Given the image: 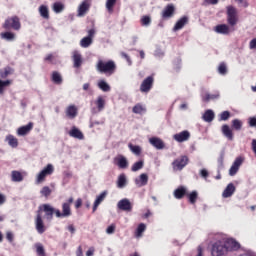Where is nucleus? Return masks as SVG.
I'll return each mask as SVG.
<instances>
[{
	"label": "nucleus",
	"instance_id": "nucleus-20",
	"mask_svg": "<svg viewBox=\"0 0 256 256\" xmlns=\"http://www.w3.org/2000/svg\"><path fill=\"white\" fill-rule=\"evenodd\" d=\"M32 130H33V122H29L27 125L21 126L20 128H18L17 134L23 137L31 133Z\"/></svg>",
	"mask_w": 256,
	"mask_h": 256
},
{
	"label": "nucleus",
	"instance_id": "nucleus-46",
	"mask_svg": "<svg viewBox=\"0 0 256 256\" xmlns=\"http://www.w3.org/2000/svg\"><path fill=\"white\" fill-rule=\"evenodd\" d=\"M232 127L235 129V131H241L243 127V122L239 119L232 120Z\"/></svg>",
	"mask_w": 256,
	"mask_h": 256
},
{
	"label": "nucleus",
	"instance_id": "nucleus-36",
	"mask_svg": "<svg viewBox=\"0 0 256 256\" xmlns=\"http://www.w3.org/2000/svg\"><path fill=\"white\" fill-rule=\"evenodd\" d=\"M6 141L8 145H10V147H13V148L19 147V140L11 134L6 136Z\"/></svg>",
	"mask_w": 256,
	"mask_h": 256
},
{
	"label": "nucleus",
	"instance_id": "nucleus-55",
	"mask_svg": "<svg viewBox=\"0 0 256 256\" xmlns=\"http://www.w3.org/2000/svg\"><path fill=\"white\" fill-rule=\"evenodd\" d=\"M229 117H231V112H229V111H223V112L220 114V119H219V121H227V120H229Z\"/></svg>",
	"mask_w": 256,
	"mask_h": 256
},
{
	"label": "nucleus",
	"instance_id": "nucleus-61",
	"mask_svg": "<svg viewBox=\"0 0 256 256\" xmlns=\"http://www.w3.org/2000/svg\"><path fill=\"white\" fill-rule=\"evenodd\" d=\"M6 239H7V241H9V243H13V239H14L13 233L12 232H7L6 233Z\"/></svg>",
	"mask_w": 256,
	"mask_h": 256
},
{
	"label": "nucleus",
	"instance_id": "nucleus-41",
	"mask_svg": "<svg viewBox=\"0 0 256 256\" xmlns=\"http://www.w3.org/2000/svg\"><path fill=\"white\" fill-rule=\"evenodd\" d=\"M115 5H117V0H106V9L108 13H113Z\"/></svg>",
	"mask_w": 256,
	"mask_h": 256
},
{
	"label": "nucleus",
	"instance_id": "nucleus-6",
	"mask_svg": "<svg viewBox=\"0 0 256 256\" xmlns=\"http://www.w3.org/2000/svg\"><path fill=\"white\" fill-rule=\"evenodd\" d=\"M153 83H155V78L153 76L146 77L140 85L141 93H149V91L153 89Z\"/></svg>",
	"mask_w": 256,
	"mask_h": 256
},
{
	"label": "nucleus",
	"instance_id": "nucleus-22",
	"mask_svg": "<svg viewBox=\"0 0 256 256\" xmlns=\"http://www.w3.org/2000/svg\"><path fill=\"white\" fill-rule=\"evenodd\" d=\"M149 143L152 144L155 147V149H165V142H163L161 138L152 137L149 139Z\"/></svg>",
	"mask_w": 256,
	"mask_h": 256
},
{
	"label": "nucleus",
	"instance_id": "nucleus-24",
	"mask_svg": "<svg viewBox=\"0 0 256 256\" xmlns=\"http://www.w3.org/2000/svg\"><path fill=\"white\" fill-rule=\"evenodd\" d=\"M235 191H236L235 184L229 183L226 186L225 190L223 191L222 197L224 199H228V197H232V195H233V193H235Z\"/></svg>",
	"mask_w": 256,
	"mask_h": 256
},
{
	"label": "nucleus",
	"instance_id": "nucleus-63",
	"mask_svg": "<svg viewBox=\"0 0 256 256\" xmlns=\"http://www.w3.org/2000/svg\"><path fill=\"white\" fill-rule=\"evenodd\" d=\"M250 49H256V38L252 39L249 43Z\"/></svg>",
	"mask_w": 256,
	"mask_h": 256
},
{
	"label": "nucleus",
	"instance_id": "nucleus-1",
	"mask_svg": "<svg viewBox=\"0 0 256 256\" xmlns=\"http://www.w3.org/2000/svg\"><path fill=\"white\" fill-rule=\"evenodd\" d=\"M96 70L98 73H103L106 77H111L117 71V64L113 60H98Z\"/></svg>",
	"mask_w": 256,
	"mask_h": 256
},
{
	"label": "nucleus",
	"instance_id": "nucleus-12",
	"mask_svg": "<svg viewBox=\"0 0 256 256\" xmlns=\"http://www.w3.org/2000/svg\"><path fill=\"white\" fill-rule=\"evenodd\" d=\"M35 227H36V231L40 235H43V233H45V231H46L45 224L43 223V218L41 216L40 211H37V215H36V219H35Z\"/></svg>",
	"mask_w": 256,
	"mask_h": 256
},
{
	"label": "nucleus",
	"instance_id": "nucleus-27",
	"mask_svg": "<svg viewBox=\"0 0 256 256\" xmlns=\"http://www.w3.org/2000/svg\"><path fill=\"white\" fill-rule=\"evenodd\" d=\"M77 106L75 105H70L66 108V117L68 119H75V117H77Z\"/></svg>",
	"mask_w": 256,
	"mask_h": 256
},
{
	"label": "nucleus",
	"instance_id": "nucleus-57",
	"mask_svg": "<svg viewBox=\"0 0 256 256\" xmlns=\"http://www.w3.org/2000/svg\"><path fill=\"white\" fill-rule=\"evenodd\" d=\"M82 205H83V199L81 198H78L74 203L75 209H81Z\"/></svg>",
	"mask_w": 256,
	"mask_h": 256
},
{
	"label": "nucleus",
	"instance_id": "nucleus-45",
	"mask_svg": "<svg viewBox=\"0 0 256 256\" xmlns=\"http://www.w3.org/2000/svg\"><path fill=\"white\" fill-rule=\"evenodd\" d=\"M36 248V253L38 256H47V254H45V248L43 247V245L41 243H37L35 245Z\"/></svg>",
	"mask_w": 256,
	"mask_h": 256
},
{
	"label": "nucleus",
	"instance_id": "nucleus-29",
	"mask_svg": "<svg viewBox=\"0 0 256 256\" xmlns=\"http://www.w3.org/2000/svg\"><path fill=\"white\" fill-rule=\"evenodd\" d=\"M51 81L54 83V85H62L63 84V76H61V73L57 71H53L51 74Z\"/></svg>",
	"mask_w": 256,
	"mask_h": 256
},
{
	"label": "nucleus",
	"instance_id": "nucleus-56",
	"mask_svg": "<svg viewBox=\"0 0 256 256\" xmlns=\"http://www.w3.org/2000/svg\"><path fill=\"white\" fill-rule=\"evenodd\" d=\"M115 229H116L115 224H111L110 226L107 227L106 233L108 235H113V233H115Z\"/></svg>",
	"mask_w": 256,
	"mask_h": 256
},
{
	"label": "nucleus",
	"instance_id": "nucleus-14",
	"mask_svg": "<svg viewBox=\"0 0 256 256\" xmlns=\"http://www.w3.org/2000/svg\"><path fill=\"white\" fill-rule=\"evenodd\" d=\"M73 197H70L67 202H64L62 204V214L64 215V217H71L72 213H71V205H73Z\"/></svg>",
	"mask_w": 256,
	"mask_h": 256
},
{
	"label": "nucleus",
	"instance_id": "nucleus-44",
	"mask_svg": "<svg viewBox=\"0 0 256 256\" xmlns=\"http://www.w3.org/2000/svg\"><path fill=\"white\" fill-rule=\"evenodd\" d=\"M133 113H135L136 115H141V113H145V107H143V105L141 104H136L133 108H132Z\"/></svg>",
	"mask_w": 256,
	"mask_h": 256
},
{
	"label": "nucleus",
	"instance_id": "nucleus-11",
	"mask_svg": "<svg viewBox=\"0 0 256 256\" xmlns=\"http://www.w3.org/2000/svg\"><path fill=\"white\" fill-rule=\"evenodd\" d=\"M173 139L174 141H177V143H185V141H189V139H191V133L188 130H184L174 134Z\"/></svg>",
	"mask_w": 256,
	"mask_h": 256
},
{
	"label": "nucleus",
	"instance_id": "nucleus-4",
	"mask_svg": "<svg viewBox=\"0 0 256 256\" xmlns=\"http://www.w3.org/2000/svg\"><path fill=\"white\" fill-rule=\"evenodd\" d=\"M188 164L189 157L183 155L172 162V167L174 171H183V169H185V167H187Z\"/></svg>",
	"mask_w": 256,
	"mask_h": 256
},
{
	"label": "nucleus",
	"instance_id": "nucleus-52",
	"mask_svg": "<svg viewBox=\"0 0 256 256\" xmlns=\"http://www.w3.org/2000/svg\"><path fill=\"white\" fill-rule=\"evenodd\" d=\"M140 23L143 27H148V25H151V17L150 16H142Z\"/></svg>",
	"mask_w": 256,
	"mask_h": 256
},
{
	"label": "nucleus",
	"instance_id": "nucleus-32",
	"mask_svg": "<svg viewBox=\"0 0 256 256\" xmlns=\"http://www.w3.org/2000/svg\"><path fill=\"white\" fill-rule=\"evenodd\" d=\"M23 179H24L23 174L20 171L13 170L11 172V181H13L14 183H21Z\"/></svg>",
	"mask_w": 256,
	"mask_h": 256
},
{
	"label": "nucleus",
	"instance_id": "nucleus-53",
	"mask_svg": "<svg viewBox=\"0 0 256 256\" xmlns=\"http://www.w3.org/2000/svg\"><path fill=\"white\" fill-rule=\"evenodd\" d=\"M218 73H220V75H227V65L224 62L220 63Z\"/></svg>",
	"mask_w": 256,
	"mask_h": 256
},
{
	"label": "nucleus",
	"instance_id": "nucleus-9",
	"mask_svg": "<svg viewBox=\"0 0 256 256\" xmlns=\"http://www.w3.org/2000/svg\"><path fill=\"white\" fill-rule=\"evenodd\" d=\"M91 9V0H84L78 7L77 17H85Z\"/></svg>",
	"mask_w": 256,
	"mask_h": 256
},
{
	"label": "nucleus",
	"instance_id": "nucleus-2",
	"mask_svg": "<svg viewBox=\"0 0 256 256\" xmlns=\"http://www.w3.org/2000/svg\"><path fill=\"white\" fill-rule=\"evenodd\" d=\"M2 27L5 29V31H11V29L13 31H20L21 19H19L18 16L8 17L2 24Z\"/></svg>",
	"mask_w": 256,
	"mask_h": 256
},
{
	"label": "nucleus",
	"instance_id": "nucleus-49",
	"mask_svg": "<svg viewBox=\"0 0 256 256\" xmlns=\"http://www.w3.org/2000/svg\"><path fill=\"white\" fill-rule=\"evenodd\" d=\"M146 229L147 226L144 223L139 224L136 230V237H141Z\"/></svg>",
	"mask_w": 256,
	"mask_h": 256
},
{
	"label": "nucleus",
	"instance_id": "nucleus-8",
	"mask_svg": "<svg viewBox=\"0 0 256 256\" xmlns=\"http://www.w3.org/2000/svg\"><path fill=\"white\" fill-rule=\"evenodd\" d=\"M227 253V248L223 243L216 242L212 246L211 255L212 256H224Z\"/></svg>",
	"mask_w": 256,
	"mask_h": 256
},
{
	"label": "nucleus",
	"instance_id": "nucleus-51",
	"mask_svg": "<svg viewBox=\"0 0 256 256\" xmlns=\"http://www.w3.org/2000/svg\"><path fill=\"white\" fill-rule=\"evenodd\" d=\"M143 165H144L143 160H140L132 165L131 171L133 172L139 171L140 169H143Z\"/></svg>",
	"mask_w": 256,
	"mask_h": 256
},
{
	"label": "nucleus",
	"instance_id": "nucleus-62",
	"mask_svg": "<svg viewBox=\"0 0 256 256\" xmlns=\"http://www.w3.org/2000/svg\"><path fill=\"white\" fill-rule=\"evenodd\" d=\"M250 127H256V117L249 118Z\"/></svg>",
	"mask_w": 256,
	"mask_h": 256
},
{
	"label": "nucleus",
	"instance_id": "nucleus-42",
	"mask_svg": "<svg viewBox=\"0 0 256 256\" xmlns=\"http://www.w3.org/2000/svg\"><path fill=\"white\" fill-rule=\"evenodd\" d=\"M96 106L98 108V111H103L105 109V99L102 98V96H99L96 100Z\"/></svg>",
	"mask_w": 256,
	"mask_h": 256
},
{
	"label": "nucleus",
	"instance_id": "nucleus-48",
	"mask_svg": "<svg viewBox=\"0 0 256 256\" xmlns=\"http://www.w3.org/2000/svg\"><path fill=\"white\" fill-rule=\"evenodd\" d=\"M128 147L130 151L134 153V155H137V156L141 155V146L129 144Z\"/></svg>",
	"mask_w": 256,
	"mask_h": 256
},
{
	"label": "nucleus",
	"instance_id": "nucleus-60",
	"mask_svg": "<svg viewBox=\"0 0 256 256\" xmlns=\"http://www.w3.org/2000/svg\"><path fill=\"white\" fill-rule=\"evenodd\" d=\"M200 175L203 179H207V177H209V171H207V169H202L200 170Z\"/></svg>",
	"mask_w": 256,
	"mask_h": 256
},
{
	"label": "nucleus",
	"instance_id": "nucleus-15",
	"mask_svg": "<svg viewBox=\"0 0 256 256\" xmlns=\"http://www.w3.org/2000/svg\"><path fill=\"white\" fill-rule=\"evenodd\" d=\"M109 192H107V190H104L101 194H99L96 197V200L94 201V205L92 208V212L95 213V211H97V208L105 201V199L107 198Z\"/></svg>",
	"mask_w": 256,
	"mask_h": 256
},
{
	"label": "nucleus",
	"instance_id": "nucleus-28",
	"mask_svg": "<svg viewBox=\"0 0 256 256\" xmlns=\"http://www.w3.org/2000/svg\"><path fill=\"white\" fill-rule=\"evenodd\" d=\"M69 136L70 137H73L74 139H84V135H83V132H81V130H79V128L73 126L71 128V130L69 131Z\"/></svg>",
	"mask_w": 256,
	"mask_h": 256
},
{
	"label": "nucleus",
	"instance_id": "nucleus-31",
	"mask_svg": "<svg viewBox=\"0 0 256 256\" xmlns=\"http://www.w3.org/2000/svg\"><path fill=\"white\" fill-rule=\"evenodd\" d=\"M185 195H187V188H185L184 186H180L174 191L175 199H183Z\"/></svg>",
	"mask_w": 256,
	"mask_h": 256
},
{
	"label": "nucleus",
	"instance_id": "nucleus-19",
	"mask_svg": "<svg viewBox=\"0 0 256 256\" xmlns=\"http://www.w3.org/2000/svg\"><path fill=\"white\" fill-rule=\"evenodd\" d=\"M41 210L44 211L45 215H46V219H53V214L55 213V208H53L51 205L49 204H44L42 206L39 207V210L41 212Z\"/></svg>",
	"mask_w": 256,
	"mask_h": 256
},
{
	"label": "nucleus",
	"instance_id": "nucleus-37",
	"mask_svg": "<svg viewBox=\"0 0 256 256\" xmlns=\"http://www.w3.org/2000/svg\"><path fill=\"white\" fill-rule=\"evenodd\" d=\"M13 83V80H1L0 79V95L5 94V89Z\"/></svg>",
	"mask_w": 256,
	"mask_h": 256
},
{
	"label": "nucleus",
	"instance_id": "nucleus-5",
	"mask_svg": "<svg viewBox=\"0 0 256 256\" xmlns=\"http://www.w3.org/2000/svg\"><path fill=\"white\" fill-rule=\"evenodd\" d=\"M53 173H55V167L53 166V164H47V166L44 167L43 170L40 171V173L37 175V183H43V181H45V178L48 175H53Z\"/></svg>",
	"mask_w": 256,
	"mask_h": 256
},
{
	"label": "nucleus",
	"instance_id": "nucleus-17",
	"mask_svg": "<svg viewBox=\"0 0 256 256\" xmlns=\"http://www.w3.org/2000/svg\"><path fill=\"white\" fill-rule=\"evenodd\" d=\"M114 164L119 167V169H127L129 167V162L127 161V158L123 155H118L114 158Z\"/></svg>",
	"mask_w": 256,
	"mask_h": 256
},
{
	"label": "nucleus",
	"instance_id": "nucleus-23",
	"mask_svg": "<svg viewBox=\"0 0 256 256\" xmlns=\"http://www.w3.org/2000/svg\"><path fill=\"white\" fill-rule=\"evenodd\" d=\"M224 247L226 248V252L229 251H237L239 249V243L233 239L227 240L224 244Z\"/></svg>",
	"mask_w": 256,
	"mask_h": 256
},
{
	"label": "nucleus",
	"instance_id": "nucleus-39",
	"mask_svg": "<svg viewBox=\"0 0 256 256\" xmlns=\"http://www.w3.org/2000/svg\"><path fill=\"white\" fill-rule=\"evenodd\" d=\"M1 39H5V41H15V33L13 32H2L0 34Z\"/></svg>",
	"mask_w": 256,
	"mask_h": 256
},
{
	"label": "nucleus",
	"instance_id": "nucleus-16",
	"mask_svg": "<svg viewBox=\"0 0 256 256\" xmlns=\"http://www.w3.org/2000/svg\"><path fill=\"white\" fill-rule=\"evenodd\" d=\"M117 207L120 209V211H133V205L127 198L120 200L117 204Z\"/></svg>",
	"mask_w": 256,
	"mask_h": 256
},
{
	"label": "nucleus",
	"instance_id": "nucleus-10",
	"mask_svg": "<svg viewBox=\"0 0 256 256\" xmlns=\"http://www.w3.org/2000/svg\"><path fill=\"white\" fill-rule=\"evenodd\" d=\"M243 157L239 156L235 159V161L233 162L232 166L229 169V175L230 177H235V175H237L239 168L241 167V165H243Z\"/></svg>",
	"mask_w": 256,
	"mask_h": 256
},
{
	"label": "nucleus",
	"instance_id": "nucleus-38",
	"mask_svg": "<svg viewBox=\"0 0 256 256\" xmlns=\"http://www.w3.org/2000/svg\"><path fill=\"white\" fill-rule=\"evenodd\" d=\"M215 99H219V93H206L204 96H202V100L204 101V103H209V101H215Z\"/></svg>",
	"mask_w": 256,
	"mask_h": 256
},
{
	"label": "nucleus",
	"instance_id": "nucleus-25",
	"mask_svg": "<svg viewBox=\"0 0 256 256\" xmlns=\"http://www.w3.org/2000/svg\"><path fill=\"white\" fill-rule=\"evenodd\" d=\"M149 183V176L145 173L141 174L139 178L135 179V185L137 187H145Z\"/></svg>",
	"mask_w": 256,
	"mask_h": 256
},
{
	"label": "nucleus",
	"instance_id": "nucleus-50",
	"mask_svg": "<svg viewBox=\"0 0 256 256\" xmlns=\"http://www.w3.org/2000/svg\"><path fill=\"white\" fill-rule=\"evenodd\" d=\"M98 87H99V89H101L104 92L111 91V86H109V84H107V82H105L103 80H101L98 83Z\"/></svg>",
	"mask_w": 256,
	"mask_h": 256
},
{
	"label": "nucleus",
	"instance_id": "nucleus-21",
	"mask_svg": "<svg viewBox=\"0 0 256 256\" xmlns=\"http://www.w3.org/2000/svg\"><path fill=\"white\" fill-rule=\"evenodd\" d=\"M214 31L220 35H229V33H231V29L227 24H219L215 26Z\"/></svg>",
	"mask_w": 256,
	"mask_h": 256
},
{
	"label": "nucleus",
	"instance_id": "nucleus-54",
	"mask_svg": "<svg viewBox=\"0 0 256 256\" xmlns=\"http://www.w3.org/2000/svg\"><path fill=\"white\" fill-rule=\"evenodd\" d=\"M40 193L43 195V197H49V195H51V188H49V186H44Z\"/></svg>",
	"mask_w": 256,
	"mask_h": 256
},
{
	"label": "nucleus",
	"instance_id": "nucleus-35",
	"mask_svg": "<svg viewBox=\"0 0 256 256\" xmlns=\"http://www.w3.org/2000/svg\"><path fill=\"white\" fill-rule=\"evenodd\" d=\"M38 11L42 19L49 20V7H47L46 5H41Z\"/></svg>",
	"mask_w": 256,
	"mask_h": 256
},
{
	"label": "nucleus",
	"instance_id": "nucleus-7",
	"mask_svg": "<svg viewBox=\"0 0 256 256\" xmlns=\"http://www.w3.org/2000/svg\"><path fill=\"white\" fill-rule=\"evenodd\" d=\"M95 37V29L88 30V35L80 40V46L83 49H87V47H91L93 45V39Z\"/></svg>",
	"mask_w": 256,
	"mask_h": 256
},
{
	"label": "nucleus",
	"instance_id": "nucleus-34",
	"mask_svg": "<svg viewBox=\"0 0 256 256\" xmlns=\"http://www.w3.org/2000/svg\"><path fill=\"white\" fill-rule=\"evenodd\" d=\"M203 121L206 123H211L215 119V112L213 110H206L202 116Z\"/></svg>",
	"mask_w": 256,
	"mask_h": 256
},
{
	"label": "nucleus",
	"instance_id": "nucleus-13",
	"mask_svg": "<svg viewBox=\"0 0 256 256\" xmlns=\"http://www.w3.org/2000/svg\"><path fill=\"white\" fill-rule=\"evenodd\" d=\"M175 15V5L168 4L162 11V19H171Z\"/></svg>",
	"mask_w": 256,
	"mask_h": 256
},
{
	"label": "nucleus",
	"instance_id": "nucleus-18",
	"mask_svg": "<svg viewBox=\"0 0 256 256\" xmlns=\"http://www.w3.org/2000/svg\"><path fill=\"white\" fill-rule=\"evenodd\" d=\"M72 60H73V67L75 69H79L81 65H83V56L81 55V53H79V51L73 52Z\"/></svg>",
	"mask_w": 256,
	"mask_h": 256
},
{
	"label": "nucleus",
	"instance_id": "nucleus-59",
	"mask_svg": "<svg viewBox=\"0 0 256 256\" xmlns=\"http://www.w3.org/2000/svg\"><path fill=\"white\" fill-rule=\"evenodd\" d=\"M236 3H238V5H241L242 7H249V3L247 2V0H235Z\"/></svg>",
	"mask_w": 256,
	"mask_h": 256
},
{
	"label": "nucleus",
	"instance_id": "nucleus-47",
	"mask_svg": "<svg viewBox=\"0 0 256 256\" xmlns=\"http://www.w3.org/2000/svg\"><path fill=\"white\" fill-rule=\"evenodd\" d=\"M65 9V6L61 2H55L53 5L54 13H61Z\"/></svg>",
	"mask_w": 256,
	"mask_h": 256
},
{
	"label": "nucleus",
	"instance_id": "nucleus-40",
	"mask_svg": "<svg viewBox=\"0 0 256 256\" xmlns=\"http://www.w3.org/2000/svg\"><path fill=\"white\" fill-rule=\"evenodd\" d=\"M127 185V176L125 174H120L117 181V187L123 189Z\"/></svg>",
	"mask_w": 256,
	"mask_h": 256
},
{
	"label": "nucleus",
	"instance_id": "nucleus-30",
	"mask_svg": "<svg viewBox=\"0 0 256 256\" xmlns=\"http://www.w3.org/2000/svg\"><path fill=\"white\" fill-rule=\"evenodd\" d=\"M187 23H189V18L187 16L180 18L174 26V31L183 29Z\"/></svg>",
	"mask_w": 256,
	"mask_h": 256
},
{
	"label": "nucleus",
	"instance_id": "nucleus-33",
	"mask_svg": "<svg viewBox=\"0 0 256 256\" xmlns=\"http://www.w3.org/2000/svg\"><path fill=\"white\" fill-rule=\"evenodd\" d=\"M222 133L224 135V137H227V139L229 141H233V130H231V128L229 127V125L224 124L222 126Z\"/></svg>",
	"mask_w": 256,
	"mask_h": 256
},
{
	"label": "nucleus",
	"instance_id": "nucleus-3",
	"mask_svg": "<svg viewBox=\"0 0 256 256\" xmlns=\"http://www.w3.org/2000/svg\"><path fill=\"white\" fill-rule=\"evenodd\" d=\"M227 23L230 27H235L239 23V15L237 13V8L234 6L226 7Z\"/></svg>",
	"mask_w": 256,
	"mask_h": 256
},
{
	"label": "nucleus",
	"instance_id": "nucleus-64",
	"mask_svg": "<svg viewBox=\"0 0 256 256\" xmlns=\"http://www.w3.org/2000/svg\"><path fill=\"white\" fill-rule=\"evenodd\" d=\"M76 256H83V247L79 246L76 250Z\"/></svg>",
	"mask_w": 256,
	"mask_h": 256
},
{
	"label": "nucleus",
	"instance_id": "nucleus-43",
	"mask_svg": "<svg viewBox=\"0 0 256 256\" xmlns=\"http://www.w3.org/2000/svg\"><path fill=\"white\" fill-rule=\"evenodd\" d=\"M198 197H199V194L197 193V191H192L190 194H188L189 202L192 205H195V203H197V198Z\"/></svg>",
	"mask_w": 256,
	"mask_h": 256
},
{
	"label": "nucleus",
	"instance_id": "nucleus-26",
	"mask_svg": "<svg viewBox=\"0 0 256 256\" xmlns=\"http://www.w3.org/2000/svg\"><path fill=\"white\" fill-rule=\"evenodd\" d=\"M13 73H15V69H13L11 66H6L0 69V78L7 79V77L13 75Z\"/></svg>",
	"mask_w": 256,
	"mask_h": 256
},
{
	"label": "nucleus",
	"instance_id": "nucleus-58",
	"mask_svg": "<svg viewBox=\"0 0 256 256\" xmlns=\"http://www.w3.org/2000/svg\"><path fill=\"white\" fill-rule=\"evenodd\" d=\"M121 57H122L123 59H126L128 65H131V64H132L131 57H129L127 53L121 52Z\"/></svg>",
	"mask_w": 256,
	"mask_h": 256
}]
</instances>
